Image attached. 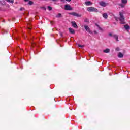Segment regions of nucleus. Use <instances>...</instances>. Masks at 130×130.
Returning a JSON list of instances; mask_svg holds the SVG:
<instances>
[{"instance_id":"6","label":"nucleus","mask_w":130,"mask_h":130,"mask_svg":"<svg viewBox=\"0 0 130 130\" xmlns=\"http://www.w3.org/2000/svg\"><path fill=\"white\" fill-rule=\"evenodd\" d=\"M84 28L88 33H91V30H90V28H89L88 26L85 25Z\"/></svg>"},{"instance_id":"11","label":"nucleus","mask_w":130,"mask_h":130,"mask_svg":"<svg viewBox=\"0 0 130 130\" xmlns=\"http://www.w3.org/2000/svg\"><path fill=\"white\" fill-rule=\"evenodd\" d=\"M110 51V50L109 49H106V50H104L103 51V52H104L105 53H108V52H109Z\"/></svg>"},{"instance_id":"16","label":"nucleus","mask_w":130,"mask_h":130,"mask_svg":"<svg viewBox=\"0 0 130 130\" xmlns=\"http://www.w3.org/2000/svg\"><path fill=\"white\" fill-rule=\"evenodd\" d=\"M6 1L8 3H11V4H13V3H14V0H6Z\"/></svg>"},{"instance_id":"19","label":"nucleus","mask_w":130,"mask_h":130,"mask_svg":"<svg viewBox=\"0 0 130 130\" xmlns=\"http://www.w3.org/2000/svg\"><path fill=\"white\" fill-rule=\"evenodd\" d=\"M96 25L97 26V27H98V28L100 30H102V28L101 27H99V25H98V24H96Z\"/></svg>"},{"instance_id":"10","label":"nucleus","mask_w":130,"mask_h":130,"mask_svg":"<svg viewBox=\"0 0 130 130\" xmlns=\"http://www.w3.org/2000/svg\"><path fill=\"white\" fill-rule=\"evenodd\" d=\"M103 18H104L105 19H107L108 15H107V13H105L103 14Z\"/></svg>"},{"instance_id":"18","label":"nucleus","mask_w":130,"mask_h":130,"mask_svg":"<svg viewBox=\"0 0 130 130\" xmlns=\"http://www.w3.org/2000/svg\"><path fill=\"white\" fill-rule=\"evenodd\" d=\"M29 5H33V2L32 1H29L28 2Z\"/></svg>"},{"instance_id":"13","label":"nucleus","mask_w":130,"mask_h":130,"mask_svg":"<svg viewBox=\"0 0 130 130\" xmlns=\"http://www.w3.org/2000/svg\"><path fill=\"white\" fill-rule=\"evenodd\" d=\"M113 37H114L115 39H116V40L117 41H118V36H117V35H114L113 36Z\"/></svg>"},{"instance_id":"12","label":"nucleus","mask_w":130,"mask_h":130,"mask_svg":"<svg viewBox=\"0 0 130 130\" xmlns=\"http://www.w3.org/2000/svg\"><path fill=\"white\" fill-rule=\"evenodd\" d=\"M118 57H119L120 58H121L122 57H123V55L120 52L118 55Z\"/></svg>"},{"instance_id":"4","label":"nucleus","mask_w":130,"mask_h":130,"mask_svg":"<svg viewBox=\"0 0 130 130\" xmlns=\"http://www.w3.org/2000/svg\"><path fill=\"white\" fill-rule=\"evenodd\" d=\"M70 15H72V16H74L75 17H81L82 15L81 14H79L76 12H72L70 13Z\"/></svg>"},{"instance_id":"22","label":"nucleus","mask_w":130,"mask_h":130,"mask_svg":"<svg viewBox=\"0 0 130 130\" xmlns=\"http://www.w3.org/2000/svg\"><path fill=\"white\" fill-rule=\"evenodd\" d=\"M27 28L29 30H31V29H32L31 27H29V26H28Z\"/></svg>"},{"instance_id":"23","label":"nucleus","mask_w":130,"mask_h":130,"mask_svg":"<svg viewBox=\"0 0 130 130\" xmlns=\"http://www.w3.org/2000/svg\"><path fill=\"white\" fill-rule=\"evenodd\" d=\"M120 6L121 8H123V7H124V5H123V4H121Z\"/></svg>"},{"instance_id":"25","label":"nucleus","mask_w":130,"mask_h":130,"mask_svg":"<svg viewBox=\"0 0 130 130\" xmlns=\"http://www.w3.org/2000/svg\"><path fill=\"white\" fill-rule=\"evenodd\" d=\"M116 50H117V51H118V50H119V48H116Z\"/></svg>"},{"instance_id":"28","label":"nucleus","mask_w":130,"mask_h":130,"mask_svg":"<svg viewBox=\"0 0 130 130\" xmlns=\"http://www.w3.org/2000/svg\"><path fill=\"white\" fill-rule=\"evenodd\" d=\"M25 2H28L29 0H24Z\"/></svg>"},{"instance_id":"7","label":"nucleus","mask_w":130,"mask_h":130,"mask_svg":"<svg viewBox=\"0 0 130 130\" xmlns=\"http://www.w3.org/2000/svg\"><path fill=\"white\" fill-rule=\"evenodd\" d=\"M100 5L102 7H106V3H105V2L103 1H101V2H100Z\"/></svg>"},{"instance_id":"2","label":"nucleus","mask_w":130,"mask_h":130,"mask_svg":"<svg viewBox=\"0 0 130 130\" xmlns=\"http://www.w3.org/2000/svg\"><path fill=\"white\" fill-rule=\"evenodd\" d=\"M87 11L88 12H98V10L93 7L87 8Z\"/></svg>"},{"instance_id":"24","label":"nucleus","mask_w":130,"mask_h":130,"mask_svg":"<svg viewBox=\"0 0 130 130\" xmlns=\"http://www.w3.org/2000/svg\"><path fill=\"white\" fill-rule=\"evenodd\" d=\"M109 36H112V34L109 33Z\"/></svg>"},{"instance_id":"8","label":"nucleus","mask_w":130,"mask_h":130,"mask_svg":"<svg viewBox=\"0 0 130 130\" xmlns=\"http://www.w3.org/2000/svg\"><path fill=\"white\" fill-rule=\"evenodd\" d=\"M69 31L71 34H75V30L72 28H69Z\"/></svg>"},{"instance_id":"20","label":"nucleus","mask_w":130,"mask_h":130,"mask_svg":"<svg viewBox=\"0 0 130 130\" xmlns=\"http://www.w3.org/2000/svg\"><path fill=\"white\" fill-rule=\"evenodd\" d=\"M60 16H61V14L60 13H58V15H57V17H60Z\"/></svg>"},{"instance_id":"9","label":"nucleus","mask_w":130,"mask_h":130,"mask_svg":"<svg viewBox=\"0 0 130 130\" xmlns=\"http://www.w3.org/2000/svg\"><path fill=\"white\" fill-rule=\"evenodd\" d=\"M85 5H86V6H91L92 2L91 1L85 2Z\"/></svg>"},{"instance_id":"1","label":"nucleus","mask_w":130,"mask_h":130,"mask_svg":"<svg viewBox=\"0 0 130 130\" xmlns=\"http://www.w3.org/2000/svg\"><path fill=\"white\" fill-rule=\"evenodd\" d=\"M120 17L119 18V21L121 22V24H124V16H123V12H119Z\"/></svg>"},{"instance_id":"14","label":"nucleus","mask_w":130,"mask_h":130,"mask_svg":"<svg viewBox=\"0 0 130 130\" xmlns=\"http://www.w3.org/2000/svg\"><path fill=\"white\" fill-rule=\"evenodd\" d=\"M124 27L126 30H128V29H129V26L128 25H124Z\"/></svg>"},{"instance_id":"26","label":"nucleus","mask_w":130,"mask_h":130,"mask_svg":"<svg viewBox=\"0 0 130 130\" xmlns=\"http://www.w3.org/2000/svg\"><path fill=\"white\" fill-rule=\"evenodd\" d=\"M23 10H24V8H20V11H23Z\"/></svg>"},{"instance_id":"15","label":"nucleus","mask_w":130,"mask_h":130,"mask_svg":"<svg viewBox=\"0 0 130 130\" xmlns=\"http://www.w3.org/2000/svg\"><path fill=\"white\" fill-rule=\"evenodd\" d=\"M122 4H126L127 3V0H121Z\"/></svg>"},{"instance_id":"29","label":"nucleus","mask_w":130,"mask_h":130,"mask_svg":"<svg viewBox=\"0 0 130 130\" xmlns=\"http://www.w3.org/2000/svg\"><path fill=\"white\" fill-rule=\"evenodd\" d=\"M61 2H64V0H61Z\"/></svg>"},{"instance_id":"17","label":"nucleus","mask_w":130,"mask_h":130,"mask_svg":"<svg viewBox=\"0 0 130 130\" xmlns=\"http://www.w3.org/2000/svg\"><path fill=\"white\" fill-rule=\"evenodd\" d=\"M48 10H49V11H51V10H52V8H51V7L48 6Z\"/></svg>"},{"instance_id":"5","label":"nucleus","mask_w":130,"mask_h":130,"mask_svg":"<svg viewBox=\"0 0 130 130\" xmlns=\"http://www.w3.org/2000/svg\"><path fill=\"white\" fill-rule=\"evenodd\" d=\"M71 24L73 27H74V28H76V29H78V25H77V23H76V22L73 21L71 22Z\"/></svg>"},{"instance_id":"21","label":"nucleus","mask_w":130,"mask_h":130,"mask_svg":"<svg viewBox=\"0 0 130 130\" xmlns=\"http://www.w3.org/2000/svg\"><path fill=\"white\" fill-rule=\"evenodd\" d=\"M79 47H84V45H78Z\"/></svg>"},{"instance_id":"27","label":"nucleus","mask_w":130,"mask_h":130,"mask_svg":"<svg viewBox=\"0 0 130 130\" xmlns=\"http://www.w3.org/2000/svg\"><path fill=\"white\" fill-rule=\"evenodd\" d=\"M67 1V2H71V1H72V0H66Z\"/></svg>"},{"instance_id":"3","label":"nucleus","mask_w":130,"mask_h":130,"mask_svg":"<svg viewBox=\"0 0 130 130\" xmlns=\"http://www.w3.org/2000/svg\"><path fill=\"white\" fill-rule=\"evenodd\" d=\"M64 10L66 11H72V10H73V8L71 7V5L67 4L64 6Z\"/></svg>"}]
</instances>
